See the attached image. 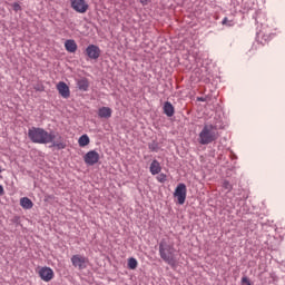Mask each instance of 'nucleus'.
Segmentation results:
<instances>
[{
  "mask_svg": "<svg viewBox=\"0 0 285 285\" xmlns=\"http://www.w3.org/2000/svg\"><path fill=\"white\" fill-rule=\"evenodd\" d=\"M28 137L32 144H52V147L57 150H63L67 146L61 135L55 131L48 132L41 127L29 128Z\"/></svg>",
  "mask_w": 285,
  "mask_h": 285,
  "instance_id": "nucleus-1",
  "label": "nucleus"
},
{
  "mask_svg": "<svg viewBox=\"0 0 285 285\" xmlns=\"http://www.w3.org/2000/svg\"><path fill=\"white\" fill-rule=\"evenodd\" d=\"M217 139H219V131H217V127L213 125H205L198 135V142L202 146H208V144H213V141H217Z\"/></svg>",
  "mask_w": 285,
  "mask_h": 285,
  "instance_id": "nucleus-2",
  "label": "nucleus"
},
{
  "mask_svg": "<svg viewBox=\"0 0 285 285\" xmlns=\"http://www.w3.org/2000/svg\"><path fill=\"white\" fill-rule=\"evenodd\" d=\"M159 255L166 264L175 266V246L168 245L166 242L159 244Z\"/></svg>",
  "mask_w": 285,
  "mask_h": 285,
  "instance_id": "nucleus-3",
  "label": "nucleus"
},
{
  "mask_svg": "<svg viewBox=\"0 0 285 285\" xmlns=\"http://www.w3.org/2000/svg\"><path fill=\"white\" fill-rule=\"evenodd\" d=\"M186 185L180 183L175 189L174 197H176L178 204L183 206V204H186Z\"/></svg>",
  "mask_w": 285,
  "mask_h": 285,
  "instance_id": "nucleus-4",
  "label": "nucleus"
},
{
  "mask_svg": "<svg viewBox=\"0 0 285 285\" xmlns=\"http://www.w3.org/2000/svg\"><path fill=\"white\" fill-rule=\"evenodd\" d=\"M72 10L79 12V14H86L88 12V2L86 0H70Z\"/></svg>",
  "mask_w": 285,
  "mask_h": 285,
  "instance_id": "nucleus-5",
  "label": "nucleus"
},
{
  "mask_svg": "<svg viewBox=\"0 0 285 285\" xmlns=\"http://www.w3.org/2000/svg\"><path fill=\"white\" fill-rule=\"evenodd\" d=\"M99 153L96 150H90L83 156V161L87 166H95V164H99Z\"/></svg>",
  "mask_w": 285,
  "mask_h": 285,
  "instance_id": "nucleus-6",
  "label": "nucleus"
},
{
  "mask_svg": "<svg viewBox=\"0 0 285 285\" xmlns=\"http://www.w3.org/2000/svg\"><path fill=\"white\" fill-rule=\"evenodd\" d=\"M86 55L90 59L97 60L99 57H101V49H99V47L96 45H89L86 48Z\"/></svg>",
  "mask_w": 285,
  "mask_h": 285,
  "instance_id": "nucleus-7",
  "label": "nucleus"
},
{
  "mask_svg": "<svg viewBox=\"0 0 285 285\" xmlns=\"http://www.w3.org/2000/svg\"><path fill=\"white\" fill-rule=\"evenodd\" d=\"M39 277L42 282H51L55 278V272L50 267H42L39 271Z\"/></svg>",
  "mask_w": 285,
  "mask_h": 285,
  "instance_id": "nucleus-8",
  "label": "nucleus"
},
{
  "mask_svg": "<svg viewBox=\"0 0 285 285\" xmlns=\"http://www.w3.org/2000/svg\"><path fill=\"white\" fill-rule=\"evenodd\" d=\"M71 264L75 268H79V271H83L86 268V257L81 255H73L71 257Z\"/></svg>",
  "mask_w": 285,
  "mask_h": 285,
  "instance_id": "nucleus-9",
  "label": "nucleus"
},
{
  "mask_svg": "<svg viewBox=\"0 0 285 285\" xmlns=\"http://www.w3.org/2000/svg\"><path fill=\"white\" fill-rule=\"evenodd\" d=\"M57 90L63 99H68L70 97V87H68L66 82L63 81L58 82Z\"/></svg>",
  "mask_w": 285,
  "mask_h": 285,
  "instance_id": "nucleus-10",
  "label": "nucleus"
},
{
  "mask_svg": "<svg viewBox=\"0 0 285 285\" xmlns=\"http://www.w3.org/2000/svg\"><path fill=\"white\" fill-rule=\"evenodd\" d=\"M98 117H100V119H110V117H112V109L110 107L99 108Z\"/></svg>",
  "mask_w": 285,
  "mask_h": 285,
  "instance_id": "nucleus-11",
  "label": "nucleus"
},
{
  "mask_svg": "<svg viewBox=\"0 0 285 285\" xmlns=\"http://www.w3.org/2000/svg\"><path fill=\"white\" fill-rule=\"evenodd\" d=\"M163 110L167 117H173V115H175V107L170 101L164 104Z\"/></svg>",
  "mask_w": 285,
  "mask_h": 285,
  "instance_id": "nucleus-12",
  "label": "nucleus"
},
{
  "mask_svg": "<svg viewBox=\"0 0 285 285\" xmlns=\"http://www.w3.org/2000/svg\"><path fill=\"white\" fill-rule=\"evenodd\" d=\"M151 175H159L161 173V165L157 160H153L149 167Z\"/></svg>",
  "mask_w": 285,
  "mask_h": 285,
  "instance_id": "nucleus-13",
  "label": "nucleus"
},
{
  "mask_svg": "<svg viewBox=\"0 0 285 285\" xmlns=\"http://www.w3.org/2000/svg\"><path fill=\"white\" fill-rule=\"evenodd\" d=\"M77 87L79 90H82V92H87L88 88H90V82H88V79L82 78L77 81Z\"/></svg>",
  "mask_w": 285,
  "mask_h": 285,
  "instance_id": "nucleus-14",
  "label": "nucleus"
},
{
  "mask_svg": "<svg viewBox=\"0 0 285 285\" xmlns=\"http://www.w3.org/2000/svg\"><path fill=\"white\" fill-rule=\"evenodd\" d=\"M67 52H77V42L75 40H67L65 42Z\"/></svg>",
  "mask_w": 285,
  "mask_h": 285,
  "instance_id": "nucleus-15",
  "label": "nucleus"
},
{
  "mask_svg": "<svg viewBox=\"0 0 285 285\" xmlns=\"http://www.w3.org/2000/svg\"><path fill=\"white\" fill-rule=\"evenodd\" d=\"M20 206H22L26 210H30L35 206L32 200L28 197H23L20 199Z\"/></svg>",
  "mask_w": 285,
  "mask_h": 285,
  "instance_id": "nucleus-16",
  "label": "nucleus"
},
{
  "mask_svg": "<svg viewBox=\"0 0 285 285\" xmlns=\"http://www.w3.org/2000/svg\"><path fill=\"white\" fill-rule=\"evenodd\" d=\"M78 144H79L80 148H86V146H88V144H90V137H88V135H82L78 139Z\"/></svg>",
  "mask_w": 285,
  "mask_h": 285,
  "instance_id": "nucleus-17",
  "label": "nucleus"
},
{
  "mask_svg": "<svg viewBox=\"0 0 285 285\" xmlns=\"http://www.w3.org/2000/svg\"><path fill=\"white\" fill-rule=\"evenodd\" d=\"M138 263L135 258H129L128 259V268H130V271H135V268H137Z\"/></svg>",
  "mask_w": 285,
  "mask_h": 285,
  "instance_id": "nucleus-18",
  "label": "nucleus"
},
{
  "mask_svg": "<svg viewBox=\"0 0 285 285\" xmlns=\"http://www.w3.org/2000/svg\"><path fill=\"white\" fill-rule=\"evenodd\" d=\"M223 188H224L225 190H227L228 193H230V190H233V185H230V181L224 180V181H223Z\"/></svg>",
  "mask_w": 285,
  "mask_h": 285,
  "instance_id": "nucleus-19",
  "label": "nucleus"
},
{
  "mask_svg": "<svg viewBox=\"0 0 285 285\" xmlns=\"http://www.w3.org/2000/svg\"><path fill=\"white\" fill-rule=\"evenodd\" d=\"M223 26H228L229 28L235 26V22H233V20H228L227 17H225L222 21Z\"/></svg>",
  "mask_w": 285,
  "mask_h": 285,
  "instance_id": "nucleus-20",
  "label": "nucleus"
},
{
  "mask_svg": "<svg viewBox=\"0 0 285 285\" xmlns=\"http://www.w3.org/2000/svg\"><path fill=\"white\" fill-rule=\"evenodd\" d=\"M166 179H167L166 174H159L157 176V181H159L160 184H164L166 181Z\"/></svg>",
  "mask_w": 285,
  "mask_h": 285,
  "instance_id": "nucleus-21",
  "label": "nucleus"
},
{
  "mask_svg": "<svg viewBox=\"0 0 285 285\" xmlns=\"http://www.w3.org/2000/svg\"><path fill=\"white\" fill-rule=\"evenodd\" d=\"M12 8H13L14 12H19L21 10V4H19L18 2H14L12 4Z\"/></svg>",
  "mask_w": 285,
  "mask_h": 285,
  "instance_id": "nucleus-22",
  "label": "nucleus"
},
{
  "mask_svg": "<svg viewBox=\"0 0 285 285\" xmlns=\"http://www.w3.org/2000/svg\"><path fill=\"white\" fill-rule=\"evenodd\" d=\"M242 283H243V284L250 285V281H249L248 277H246V276H244V277L242 278Z\"/></svg>",
  "mask_w": 285,
  "mask_h": 285,
  "instance_id": "nucleus-23",
  "label": "nucleus"
},
{
  "mask_svg": "<svg viewBox=\"0 0 285 285\" xmlns=\"http://www.w3.org/2000/svg\"><path fill=\"white\" fill-rule=\"evenodd\" d=\"M140 3L144 6H148V3H150V0H140Z\"/></svg>",
  "mask_w": 285,
  "mask_h": 285,
  "instance_id": "nucleus-24",
  "label": "nucleus"
},
{
  "mask_svg": "<svg viewBox=\"0 0 285 285\" xmlns=\"http://www.w3.org/2000/svg\"><path fill=\"white\" fill-rule=\"evenodd\" d=\"M4 194L3 186L0 185V197Z\"/></svg>",
  "mask_w": 285,
  "mask_h": 285,
  "instance_id": "nucleus-25",
  "label": "nucleus"
},
{
  "mask_svg": "<svg viewBox=\"0 0 285 285\" xmlns=\"http://www.w3.org/2000/svg\"><path fill=\"white\" fill-rule=\"evenodd\" d=\"M197 101H206V98H204V97H198V98H197Z\"/></svg>",
  "mask_w": 285,
  "mask_h": 285,
  "instance_id": "nucleus-26",
  "label": "nucleus"
},
{
  "mask_svg": "<svg viewBox=\"0 0 285 285\" xmlns=\"http://www.w3.org/2000/svg\"><path fill=\"white\" fill-rule=\"evenodd\" d=\"M0 173H1V169H0Z\"/></svg>",
  "mask_w": 285,
  "mask_h": 285,
  "instance_id": "nucleus-27",
  "label": "nucleus"
}]
</instances>
